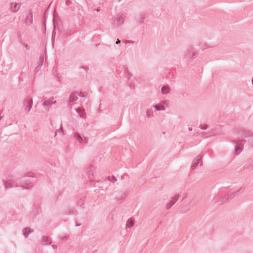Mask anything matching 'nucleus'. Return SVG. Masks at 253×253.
I'll return each mask as SVG.
<instances>
[{
    "label": "nucleus",
    "mask_w": 253,
    "mask_h": 253,
    "mask_svg": "<svg viewBox=\"0 0 253 253\" xmlns=\"http://www.w3.org/2000/svg\"><path fill=\"white\" fill-rule=\"evenodd\" d=\"M6 188L20 187L23 189H30L33 187L31 181L29 180L24 179L19 184L13 179H8L4 182Z\"/></svg>",
    "instance_id": "1"
},
{
    "label": "nucleus",
    "mask_w": 253,
    "mask_h": 253,
    "mask_svg": "<svg viewBox=\"0 0 253 253\" xmlns=\"http://www.w3.org/2000/svg\"><path fill=\"white\" fill-rule=\"evenodd\" d=\"M227 188H223L220 190V192L221 193H225V196L223 197L221 199V203H225L228 202L229 200H231L235 198L236 196V193L234 192L231 193L230 194L228 193L227 192Z\"/></svg>",
    "instance_id": "2"
},
{
    "label": "nucleus",
    "mask_w": 253,
    "mask_h": 253,
    "mask_svg": "<svg viewBox=\"0 0 253 253\" xmlns=\"http://www.w3.org/2000/svg\"><path fill=\"white\" fill-rule=\"evenodd\" d=\"M242 137H250L249 143L253 147V132L248 130H243L239 132Z\"/></svg>",
    "instance_id": "3"
},
{
    "label": "nucleus",
    "mask_w": 253,
    "mask_h": 253,
    "mask_svg": "<svg viewBox=\"0 0 253 253\" xmlns=\"http://www.w3.org/2000/svg\"><path fill=\"white\" fill-rule=\"evenodd\" d=\"M33 106V99L31 98H28L24 100L23 107L25 111L29 113Z\"/></svg>",
    "instance_id": "4"
},
{
    "label": "nucleus",
    "mask_w": 253,
    "mask_h": 253,
    "mask_svg": "<svg viewBox=\"0 0 253 253\" xmlns=\"http://www.w3.org/2000/svg\"><path fill=\"white\" fill-rule=\"evenodd\" d=\"M185 58L189 59H193L196 57V54L193 47H189L185 54Z\"/></svg>",
    "instance_id": "5"
},
{
    "label": "nucleus",
    "mask_w": 253,
    "mask_h": 253,
    "mask_svg": "<svg viewBox=\"0 0 253 253\" xmlns=\"http://www.w3.org/2000/svg\"><path fill=\"white\" fill-rule=\"evenodd\" d=\"M125 18L122 15H118L116 18H115L112 22V24L116 27H118L122 25L125 21Z\"/></svg>",
    "instance_id": "6"
},
{
    "label": "nucleus",
    "mask_w": 253,
    "mask_h": 253,
    "mask_svg": "<svg viewBox=\"0 0 253 253\" xmlns=\"http://www.w3.org/2000/svg\"><path fill=\"white\" fill-rule=\"evenodd\" d=\"M54 99L53 97H51L46 100H44L43 101L42 105L44 108H46V107H51L53 104H54L56 103V101H53Z\"/></svg>",
    "instance_id": "7"
},
{
    "label": "nucleus",
    "mask_w": 253,
    "mask_h": 253,
    "mask_svg": "<svg viewBox=\"0 0 253 253\" xmlns=\"http://www.w3.org/2000/svg\"><path fill=\"white\" fill-rule=\"evenodd\" d=\"M242 140H239L237 142V145L235 146V155H239L242 151L243 149V146L241 144V142Z\"/></svg>",
    "instance_id": "8"
},
{
    "label": "nucleus",
    "mask_w": 253,
    "mask_h": 253,
    "mask_svg": "<svg viewBox=\"0 0 253 253\" xmlns=\"http://www.w3.org/2000/svg\"><path fill=\"white\" fill-rule=\"evenodd\" d=\"M179 195L178 194L175 195L172 198L170 202L168 203L167 204L166 208L167 209H169L177 201L178 199Z\"/></svg>",
    "instance_id": "9"
},
{
    "label": "nucleus",
    "mask_w": 253,
    "mask_h": 253,
    "mask_svg": "<svg viewBox=\"0 0 253 253\" xmlns=\"http://www.w3.org/2000/svg\"><path fill=\"white\" fill-rule=\"evenodd\" d=\"M201 156L199 155L197 156L193 161L192 165L191 166V168L192 169H196L197 166L200 163V162L201 159Z\"/></svg>",
    "instance_id": "10"
},
{
    "label": "nucleus",
    "mask_w": 253,
    "mask_h": 253,
    "mask_svg": "<svg viewBox=\"0 0 253 253\" xmlns=\"http://www.w3.org/2000/svg\"><path fill=\"white\" fill-rule=\"evenodd\" d=\"M127 193L126 192L122 193L120 195L116 197V199L119 203H122L124 201L125 198L127 197Z\"/></svg>",
    "instance_id": "11"
},
{
    "label": "nucleus",
    "mask_w": 253,
    "mask_h": 253,
    "mask_svg": "<svg viewBox=\"0 0 253 253\" xmlns=\"http://www.w3.org/2000/svg\"><path fill=\"white\" fill-rule=\"evenodd\" d=\"M33 22V16L32 13H29L26 17L25 22L27 25H30Z\"/></svg>",
    "instance_id": "12"
},
{
    "label": "nucleus",
    "mask_w": 253,
    "mask_h": 253,
    "mask_svg": "<svg viewBox=\"0 0 253 253\" xmlns=\"http://www.w3.org/2000/svg\"><path fill=\"white\" fill-rule=\"evenodd\" d=\"M95 168L93 166H90L87 169V173L88 175V177L90 180H92L93 178V172L94 171Z\"/></svg>",
    "instance_id": "13"
},
{
    "label": "nucleus",
    "mask_w": 253,
    "mask_h": 253,
    "mask_svg": "<svg viewBox=\"0 0 253 253\" xmlns=\"http://www.w3.org/2000/svg\"><path fill=\"white\" fill-rule=\"evenodd\" d=\"M78 93H71L69 97V101L70 103H73L75 101H77L78 99Z\"/></svg>",
    "instance_id": "14"
},
{
    "label": "nucleus",
    "mask_w": 253,
    "mask_h": 253,
    "mask_svg": "<svg viewBox=\"0 0 253 253\" xmlns=\"http://www.w3.org/2000/svg\"><path fill=\"white\" fill-rule=\"evenodd\" d=\"M22 232H23L24 236L25 238H27L28 237L29 235L33 232V230H32L29 227H25L23 229Z\"/></svg>",
    "instance_id": "15"
},
{
    "label": "nucleus",
    "mask_w": 253,
    "mask_h": 253,
    "mask_svg": "<svg viewBox=\"0 0 253 253\" xmlns=\"http://www.w3.org/2000/svg\"><path fill=\"white\" fill-rule=\"evenodd\" d=\"M20 8V4L19 3H11L10 5V9L12 12H16Z\"/></svg>",
    "instance_id": "16"
},
{
    "label": "nucleus",
    "mask_w": 253,
    "mask_h": 253,
    "mask_svg": "<svg viewBox=\"0 0 253 253\" xmlns=\"http://www.w3.org/2000/svg\"><path fill=\"white\" fill-rule=\"evenodd\" d=\"M41 243L43 245H50L51 244L49 241V237L46 236H43Z\"/></svg>",
    "instance_id": "17"
},
{
    "label": "nucleus",
    "mask_w": 253,
    "mask_h": 253,
    "mask_svg": "<svg viewBox=\"0 0 253 253\" xmlns=\"http://www.w3.org/2000/svg\"><path fill=\"white\" fill-rule=\"evenodd\" d=\"M161 92L163 94H168L170 92V87L168 85H164L161 88Z\"/></svg>",
    "instance_id": "18"
},
{
    "label": "nucleus",
    "mask_w": 253,
    "mask_h": 253,
    "mask_svg": "<svg viewBox=\"0 0 253 253\" xmlns=\"http://www.w3.org/2000/svg\"><path fill=\"white\" fill-rule=\"evenodd\" d=\"M75 110L81 118L83 119L85 118V113L84 110H81L80 108H77Z\"/></svg>",
    "instance_id": "19"
},
{
    "label": "nucleus",
    "mask_w": 253,
    "mask_h": 253,
    "mask_svg": "<svg viewBox=\"0 0 253 253\" xmlns=\"http://www.w3.org/2000/svg\"><path fill=\"white\" fill-rule=\"evenodd\" d=\"M134 224V220L132 218H130L127 221L126 226L127 228H130L132 227Z\"/></svg>",
    "instance_id": "20"
},
{
    "label": "nucleus",
    "mask_w": 253,
    "mask_h": 253,
    "mask_svg": "<svg viewBox=\"0 0 253 253\" xmlns=\"http://www.w3.org/2000/svg\"><path fill=\"white\" fill-rule=\"evenodd\" d=\"M74 137L76 138L78 142L81 143V142L83 140V137L81 136V135L78 133L75 132L74 133Z\"/></svg>",
    "instance_id": "21"
},
{
    "label": "nucleus",
    "mask_w": 253,
    "mask_h": 253,
    "mask_svg": "<svg viewBox=\"0 0 253 253\" xmlns=\"http://www.w3.org/2000/svg\"><path fill=\"white\" fill-rule=\"evenodd\" d=\"M154 107L157 111H164L166 109L165 107L162 105L161 106L159 105H156L154 106Z\"/></svg>",
    "instance_id": "22"
},
{
    "label": "nucleus",
    "mask_w": 253,
    "mask_h": 253,
    "mask_svg": "<svg viewBox=\"0 0 253 253\" xmlns=\"http://www.w3.org/2000/svg\"><path fill=\"white\" fill-rule=\"evenodd\" d=\"M62 240H67L69 238V235L66 233H63L60 235L58 237Z\"/></svg>",
    "instance_id": "23"
},
{
    "label": "nucleus",
    "mask_w": 253,
    "mask_h": 253,
    "mask_svg": "<svg viewBox=\"0 0 253 253\" xmlns=\"http://www.w3.org/2000/svg\"><path fill=\"white\" fill-rule=\"evenodd\" d=\"M29 63L24 62L22 70L24 71H27L29 70Z\"/></svg>",
    "instance_id": "24"
},
{
    "label": "nucleus",
    "mask_w": 253,
    "mask_h": 253,
    "mask_svg": "<svg viewBox=\"0 0 253 253\" xmlns=\"http://www.w3.org/2000/svg\"><path fill=\"white\" fill-rule=\"evenodd\" d=\"M108 179L112 183H114L117 181V179L114 176H109Z\"/></svg>",
    "instance_id": "25"
},
{
    "label": "nucleus",
    "mask_w": 253,
    "mask_h": 253,
    "mask_svg": "<svg viewBox=\"0 0 253 253\" xmlns=\"http://www.w3.org/2000/svg\"><path fill=\"white\" fill-rule=\"evenodd\" d=\"M146 115L147 117L151 118L153 116V112L151 110H147L146 111Z\"/></svg>",
    "instance_id": "26"
},
{
    "label": "nucleus",
    "mask_w": 253,
    "mask_h": 253,
    "mask_svg": "<svg viewBox=\"0 0 253 253\" xmlns=\"http://www.w3.org/2000/svg\"><path fill=\"white\" fill-rule=\"evenodd\" d=\"M43 62V55H42L40 56V65H39L38 66H37V67L36 68V70H38V69L40 66H41L42 65Z\"/></svg>",
    "instance_id": "27"
},
{
    "label": "nucleus",
    "mask_w": 253,
    "mask_h": 253,
    "mask_svg": "<svg viewBox=\"0 0 253 253\" xmlns=\"http://www.w3.org/2000/svg\"><path fill=\"white\" fill-rule=\"evenodd\" d=\"M235 193H236V196H239L240 194H242L243 193V191L242 190V189H240L234 192Z\"/></svg>",
    "instance_id": "28"
},
{
    "label": "nucleus",
    "mask_w": 253,
    "mask_h": 253,
    "mask_svg": "<svg viewBox=\"0 0 253 253\" xmlns=\"http://www.w3.org/2000/svg\"><path fill=\"white\" fill-rule=\"evenodd\" d=\"M200 46L202 50H205L209 47L208 45L206 44H201Z\"/></svg>",
    "instance_id": "29"
},
{
    "label": "nucleus",
    "mask_w": 253,
    "mask_h": 253,
    "mask_svg": "<svg viewBox=\"0 0 253 253\" xmlns=\"http://www.w3.org/2000/svg\"><path fill=\"white\" fill-rule=\"evenodd\" d=\"M248 169L251 170L253 169V159L250 162V164L248 166Z\"/></svg>",
    "instance_id": "30"
},
{
    "label": "nucleus",
    "mask_w": 253,
    "mask_h": 253,
    "mask_svg": "<svg viewBox=\"0 0 253 253\" xmlns=\"http://www.w3.org/2000/svg\"><path fill=\"white\" fill-rule=\"evenodd\" d=\"M199 127L202 129H206L208 127V126L206 124L200 125Z\"/></svg>",
    "instance_id": "31"
},
{
    "label": "nucleus",
    "mask_w": 253,
    "mask_h": 253,
    "mask_svg": "<svg viewBox=\"0 0 253 253\" xmlns=\"http://www.w3.org/2000/svg\"><path fill=\"white\" fill-rule=\"evenodd\" d=\"M87 143V139L85 137H83V140L81 142V144L84 145Z\"/></svg>",
    "instance_id": "32"
},
{
    "label": "nucleus",
    "mask_w": 253,
    "mask_h": 253,
    "mask_svg": "<svg viewBox=\"0 0 253 253\" xmlns=\"http://www.w3.org/2000/svg\"><path fill=\"white\" fill-rule=\"evenodd\" d=\"M21 44L25 47L26 50H28L30 49V47L28 46V45L27 43H21Z\"/></svg>",
    "instance_id": "33"
},
{
    "label": "nucleus",
    "mask_w": 253,
    "mask_h": 253,
    "mask_svg": "<svg viewBox=\"0 0 253 253\" xmlns=\"http://www.w3.org/2000/svg\"><path fill=\"white\" fill-rule=\"evenodd\" d=\"M84 204V200L81 199L78 202V205H79L80 206H82V205Z\"/></svg>",
    "instance_id": "34"
},
{
    "label": "nucleus",
    "mask_w": 253,
    "mask_h": 253,
    "mask_svg": "<svg viewBox=\"0 0 253 253\" xmlns=\"http://www.w3.org/2000/svg\"><path fill=\"white\" fill-rule=\"evenodd\" d=\"M34 174L33 172H28L27 174V176L28 177H34Z\"/></svg>",
    "instance_id": "35"
},
{
    "label": "nucleus",
    "mask_w": 253,
    "mask_h": 253,
    "mask_svg": "<svg viewBox=\"0 0 253 253\" xmlns=\"http://www.w3.org/2000/svg\"><path fill=\"white\" fill-rule=\"evenodd\" d=\"M65 4L66 5L69 6L72 4V2L70 0H67Z\"/></svg>",
    "instance_id": "36"
},
{
    "label": "nucleus",
    "mask_w": 253,
    "mask_h": 253,
    "mask_svg": "<svg viewBox=\"0 0 253 253\" xmlns=\"http://www.w3.org/2000/svg\"><path fill=\"white\" fill-rule=\"evenodd\" d=\"M78 96L81 97H84L85 96V95L82 93V92H81L80 93L78 94Z\"/></svg>",
    "instance_id": "37"
},
{
    "label": "nucleus",
    "mask_w": 253,
    "mask_h": 253,
    "mask_svg": "<svg viewBox=\"0 0 253 253\" xmlns=\"http://www.w3.org/2000/svg\"><path fill=\"white\" fill-rule=\"evenodd\" d=\"M52 247L53 248V249H54V250H56L57 248V246L56 245H52Z\"/></svg>",
    "instance_id": "38"
},
{
    "label": "nucleus",
    "mask_w": 253,
    "mask_h": 253,
    "mask_svg": "<svg viewBox=\"0 0 253 253\" xmlns=\"http://www.w3.org/2000/svg\"><path fill=\"white\" fill-rule=\"evenodd\" d=\"M120 42H121V41L119 39H118L117 40V41L116 42V44H118L120 43Z\"/></svg>",
    "instance_id": "39"
},
{
    "label": "nucleus",
    "mask_w": 253,
    "mask_h": 253,
    "mask_svg": "<svg viewBox=\"0 0 253 253\" xmlns=\"http://www.w3.org/2000/svg\"><path fill=\"white\" fill-rule=\"evenodd\" d=\"M188 129V130H189V131H192V127H189Z\"/></svg>",
    "instance_id": "40"
},
{
    "label": "nucleus",
    "mask_w": 253,
    "mask_h": 253,
    "mask_svg": "<svg viewBox=\"0 0 253 253\" xmlns=\"http://www.w3.org/2000/svg\"><path fill=\"white\" fill-rule=\"evenodd\" d=\"M60 130L63 132V127L61 126L60 128Z\"/></svg>",
    "instance_id": "41"
},
{
    "label": "nucleus",
    "mask_w": 253,
    "mask_h": 253,
    "mask_svg": "<svg viewBox=\"0 0 253 253\" xmlns=\"http://www.w3.org/2000/svg\"><path fill=\"white\" fill-rule=\"evenodd\" d=\"M161 104H166V102L165 101H163L161 102Z\"/></svg>",
    "instance_id": "42"
},
{
    "label": "nucleus",
    "mask_w": 253,
    "mask_h": 253,
    "mask_svg": "<svg viewBox=\"0 0 253 253\" xmlns=\"http://www.w3.org/2000/svg\"><path fill=\"white\" fill-rule=\"evenodd\" d=\"M133 42H130V41H126V42H127H127H128V43H133Z\"/></svg>",
    "instance_id": "43"
},
{
    "label": "nucleus",
    "mask_w": 253,
    "mask_h": 253,
    "mask_svg": "<svg viewBox=\"0 0 253 253\" xmlns=\"http://www.w3.org/2000/svg\"><path fill=\"white\" fill-rule=\"evenodd\" d=\"M252 84L253 85V79L252 80Z\"/></svg>",
    "instance_id": "44"
},
{
    "label": "nucleus",
    "mask_w": 253,
    "mask_h": 253,
    "mask_svg": "<svg viewBox=\"0 0 253 253\" xmlns=\"http://www.w3.org/2000/svg\"><path fill=\"white\" fill-rule=\"evenodd\" d=\"M96 10L97 12H98V11H99L100 9H96Z\"/></svg>",
    "instance_id": "45"
},
{
    "label": "nucleus",
    "mask_w": 253,
    "mask_h": 253,
    "mask_svg": "<svg viewBox=\"0 0 253 253\" xmlns=\"http://www.w3.org/2000/svg\"><path fill=\"white\" fill-rule=\"evenodd\" d=\"M195 135H199V133H197L196 134H195Z\"/></svg>",
    "instance_id": "46"
},
{
    "label": "nucleus",
    "mask_w": 253,
    "mask_h": 253,
    "mask_svg": "<svg viewBox=\"0 0 253 253\" xmlns=\"http://www.w3.org/2000/svg\"><path fill=\"white\" fill-rule=\"evenodd\" d=\"M1 118H2V117H1V116H0V120L1 119Z\"/></svg>",
    "instance_id": "47"
},
{
    "label": "nucleus",
    "mask_w": 253,
    "mask_h": 253,
    "mask_svg": "<svg viewBox=\"0 0 253 253\" xmlns=\"http://www.w3.org/2000/svg\"><path fill=\"white\" fill-rule=\"evenodd\" d=\"M142 20H143V19H142V20L140 21V23H142Z\"/></svg>",
    "instance_id": "48"
}]
</instances>
